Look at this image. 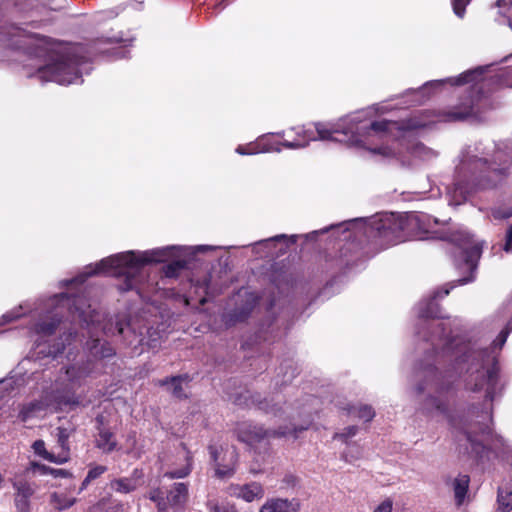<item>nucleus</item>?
Wrapping results in <instances>:
<instances>
[{
    "label": "nucleus",
    "instance_id": "obj_1",
    "mask_svg": "<svg viewBox=\"0 0 512 512\" xmlns=\"http://www.w3.org/2000/svg\"><path fill=\"white\" fill-rule=\"evenodd\" d=\"M37 311H40V319L31 328L30 333L36 336L35 342L37 347L40 346V341L54 333L56 327L63 318V311L67 310L71 314L73 320L76 317L80 322L86 324L90 340L86 343L87 360H102L114 356L115 350L106 342L99 338H95L96 331L101 329L105 334H120L124 337L127 345L137 348L138 346L146 345L148 348H156L163 335L160 331L154 328H147L146 334L142 332L137 333L135 328L130 323H124L122 319L117 317L115 322L108 321L101 324L100 318L102 315L95 309H91V304L88 303L84 295H69L61 293L47 302H39L36 304ZM94 367V365H92Z\"/></svg>",
    "mask_w": 512,
    "mask_h": 512
},
{
    "label": "nucleus",
    "instance_id": "obj_2",
    "mask_svg": "<svg viewBox=\"0 0 512 512\" xmlns=\"http://www.w3.org/2000/svg\"><path fill=\"white\" fill-rule=\"evenodd\" d=\"M370 111L362 110L342 117L339 128L330 132H342L344 144L358 150H366L384 160L412 166L418 161L436 157V153L410 138V132L402 130L398 123L372 121Z\"/></svg>",
    "mask_w": 512,
    "mask_h": 512
},
{
    "label": "nucleus",
    "instance_id": "obj_3",
    "mask_svg": "<svg viewBox=\"0 0 512 512\" xmlns=\"http://www.w3.org/2000/svg\"><path fill=\"white\" fill-rule=\"evenodd\" d=\"M450 292L448 287L434 291L431 299L421 301L417 306L418 316L422 319H435L441 317L436 300L447 296ZM447 326L450 322H439L432 320L429 328L440 331V334H432L428 339L435 347L443 342L441 348L442 357L448 358L451 364V370L455 374L469 373L466 379L467 387L472 391H485V397L493 401L497 386V367L494 364V357L487 355L486 351L475 349L474 344L466 341L463 337L456 334L453 337L445 335Z\"/></svg>",
    "mask_w": 512,
    "mask_h": 512
},
{
    "label": "nucleus",
    "instance_id": "obj_4",
    "mask_svg": "<svg viewBox=\"0 0 512 512\" xmlns=\"http://www.w3.org/2000/svg\"><path fill=\"white\" fill-rule=\"evenodd\" d=\"M436 218L418 212L385 214L373 219L371 229L387 245H395L406 240L441 239L456 245L455 263L459 269L473 273L482 254V243L474 240L461 228L439 231Z\"/></svg>",
    "mask_w": 512,
    "mask_h": 512
},
{
    "label": "nucleus",
    "instance_id": "obj_5",
    "mask_svg": "<svg viewBox=\"0 0 512 512\" xmlns=\"http://www.w3.org/2000/svg\"><path fill=\"white\" fill-rule=\"evenodd\" d=\"M210 245L197 246H165L145 251H126L111 255L96 264L85 267L84 271L75 278L66 280L65 285L76 286L82 284L92 275H106L124 278L120 290L129 291L137 287L141 279L143 268L148 264L163 263L177 257L194 255L198 252L215 250Z\"/></svg>",
    "mask_w": 512,
    "mask_h": 512
},
{
    "label": "nucleus",
    "instance_id": "obj_6",
    "mask_svg": "<svg viewBox=\"0 0 512 512\" xmlns=\"http://www.w3.org/2000/svg\"><path fill=\"white\" fill-rule=\"evenodd\" d=\"M4 47L21 49L40 60L37 75L42 81H52L60 85L81 83V74L85 63L74 53L62 52L49 39L16 28L8 37L0 33Z\"/></svg>",
    "mask_w": 512,
    "mask_h": 512
},
{
    "label": "nucleus",
    "instance_id": "obj_7",
    "mask_svg": "<svg viewBox=\"0 0 512 512\" xmlns=\"http://www.w3.org/2000/svg\"><path fill=\"white\" fill-rule=\"evenodd\" d=\"M488 158L479 156V148H469L456 167V182L452 191L455 205L465 201L472 192L494 187L501 180L504 168L491 169Z\"/></svg>",
    "mask_w": 512,
    "mask_h": 512
},
{
    "label": "nucleus",
    "instance_id": "obj_8",
    "mask_svg": "<svg viewBox=\"0 0 512 512\" xmlns=\"http://www.w3.org/2000/svg\"><path fill=\"white\" fill-rule=\"evenodd\" d=\"M260 408L273 413L280 420L289 421L290 426H280L277 430L272 431L264 430L261 426L243 423L237 429L238 438L249 445H254L264 439L273 437L296 438L298 432L308 429L313 420L310 409L305 406L295 408L291 405L278 406V404H274L270 407L265 401L260 403Z\"/></svg>",
    "mask_w": 512,
    "mask_h": 512
},
{
    "label": "nucleus",
    "instance_id": "obj_9",
    "mask_svg": "<svg viewBox=\"0 0 512 512\" xmlns=\"http://www.w3.org/2000/svg\"><path fill=\"white\" fill-rule=\"evenodd\" d=\"M342 118L335 123H316L308 126L293 128L290 132H294L296 137L293 139H285L283 143L275 142L271 135H263L258 139H263V143L267 146H275L281 149V146L288 149H299L306 147L310 141H337L344 143L342 132H330L339 128Z\"/></svg>",
    "mask_w": 512,
    "mask_h": 512
},
{
    "label": "nucleus",
    "instance_id": "obj_10",
    "mask_svg": "<svg viewBox=\"0 0 512 512\" xmlns=\"http://www.w3.org/2000/svg\"><path fill=\"white\" fill-rule=\"evenodd\" d=\"M80 404L74 395L71 397L59 396L53 389L51 392H45L40 400L32 401L24 405L20 412L19 418L23 422H27L34 418H42L48 413L63 409L65 407H76Z\"/></svg>",
    "mask_w": 512,
    "mask_h": 512
},
{
    "label": "nucleus",
    "instance_id": "obj_11",
    "mask_svg": "<svg viewBox=\"0 0 512 512\" xmlns=\"http://www.w3.org/2000/svg\"><path fill=\"white\" fill-rule=\"evenodd\" d=\"M93 366L90 360L72 363L63 368V371L55 381L53 392L59 396L71 397L75 395L73 390L80 387L83 380L92 372Z\"/></svg>",
    "mask_w": 512,
    "mask_h": 512
},
{
    "label": "nucleus",
    "instance_id": "obj_12",
    "mask_svg": "<svg viewBox=\"0 0 512 512\" xmlns=\"http://www.w3.org/2000/svg\"><path fill=\"white\" fill-rule=\"evenodd\" d=\"M148 498L156 504L158 512H167L168 505L180 510L188 499V485L175 483L166 498H164V493L159 488H155L149 492Z\"/></svg>",
    "mask_w": 512,
    "mask_h": 512
},
{
    "label": "nucleus",
    "instance_id": "obj_13",
    "mask_svg": "<svg viewBox=\"0 0 512 512\" xmlns=\"http://www.w3.org/2000/svg\"><path fill=\"white\" fill-rule=\"evenodd\" d=\"M484 67H478L473 70L465 71L464 73L460 74L457 77H450L443 80H434L427 82L424 84L417 93L421 96H424L427 92H430L431 90H437L440 89L442 86H444L446 83L450 84L451 86H458L463 85L467 83H472L473 86L476 85L480 80H482V75L484 72Z\"/></svg>",
    "mask_w": 512,
    "mask_h": 512
},
{
    "label": "nucleus",
    "instance_id": "obj_14",
    "mask_svg": "<svg viewBox=\"0 0 512 512\" xmlns=\"http://www.w3.org/2000/svg\"><path fill=\"white\" fill-rule=\"evenodd\" d=\"M211 458L215 463L216 475L220 478L231 476L235 469L237 454L233 448L220 450L214 446L209 447Z\"/></svg>",
    "mask_w": 512,
    "mask_h": 512
},
{
    "label": "nucleus",
    "instance_id": "obj_15",
    "mask_svg": "<svg viewBox=\"0 0 512 512\" xmlns=\"http://www.w3.org/2000/svg\"><path fill=\"white\" fill-rule=\"evenodd\" d=\"M192 471V455L185 447L177 452L175 459L164 472V477L180 479L187 477Z\"/></svg>",
    "mask_w": 512,
    "mask_h": 512
},
{
    "label": "nucleus",
    "instance_id": "obj_16",
    "mask_svg": "<svg viewBox=\"0 0 512 512\" xmlns=\"http://www.w3.org/2000/svg\"><path fill=\"white\" fill-rule=\"evenodd\" d=\"M81 342L77 333L68 332L60 336L59 341L53 346L49 347L46 352L47 356L56 357L57 355L66 354L68 360L74 355V351L78 347V343Z\"/></svg>",
    "mask_w": 512,
    "mask_h": 512
},
{
    "label": "nucleus",
    "instance_id": "obj_17",
    "mask_svg": "<svg viewBox=\"0 0 512 512\" xmlns=\"http://www.w3.org/2000/svg\"><path fill=\"white\" fill-rule=\"evenodd\" d=\"M12 485L15 490L14 503L18 512H28L30 498L35 492L34 485L24 479L15 480Z\"/></svg>",
    "mask_w": 512,
    "mask_h": 512
},
{
    "label": "nucleus",
    "instance_id": "obj_18",
    "mask_svg": "<svg viewBox=\"0 0 512 512\" xmlns=\"http://www.w3.org/2000/svg\"><path fill=\"white\" fill-rule=\"evenodd\" d=\"M229 494L245 502L260 500L264 496V489L261 484L252 482L244 485H232L229 488Z\"/></svg>",
    "mask_w": 512,
    "mask_h": 512
},
{
    "label": "nucleus",
    "instance_id": "obj_19",
    "mask_svg": "<svg viewBox=\"0 0 512 512\" xmlns=\"http://www.w3.org/2000/svg\"><path fill=\"white\" fill-rule=\"evenodd\" d=\"M300 501L296 498L272 497L265 501L259 512H299Z\"/></svg>",
    "mask_w": 512,
    "mask_h": 512
},
{
    "label": "nucleus",
    "instance_id": "obj_20",
    "mask_svg": "<svg viewBox=\"0 0 512 512\" xmlns=\"http://www.w3.org/2000/svg\"><path fill=\"white\" fill-rule=\"evenodd\" d=\"M435 388L439 393V396H432L428 398L425 404V409L429 413H435L437 415L448 417V400L447 397L442 396V384L439 382L435 383Z\"/></svg>",
    "mask_w": 512,
    "mask_h": 512
},
{
    "label": "nucleus",
    "instance_id": "obj_21",
    "mask_svg": "<svg viewBox=\"0 0 512 512\" xmlns=\"http://www.w3.org/2000/svg\"><path fill=\"white\" fill-rule=\"evenodd\" d=\"M472 111L473 100L469 99L468 101L454 107L451 111L439 115L438 121L451 122L464 120L472 114Z\"/></svg>",
    "mask_w": 512,
    "mask_h": 512
},
{
    "label": "nucleus",
    "instance_id": "obj_22",
    "mask_svg": "<svg viewBox=\"0 0 512 512\" xmlns=\"http://www.w3.org/2000/svg\"><path fill=\"white\" fill-rule=\"evenodd\" d=\"M270 152H280L279 147L275 146H267L263 143V139H257L254 142L248 143L246 145H239L236 148V153L240 155H253L257 153H270Z\"/></svg>",
    "mask_w": 512,
    "mask_h": 512
},
{
    "label": "nucleus",
    "instance_id": "obj_23",
    "mask_svg": "<svg viewBox=\"0 0 512 512\" xmlns=\"http://www.w3.org/2000/svg\"><path fill=\"white\" fill-rule=\"evenodd\" d=\"M470 478L468 475L460 474L458 475L452 483L455 503L459 507L463 505L468 488H469Z\"/></svg>",
    "mask_w": 512,
    "mask_h": 512
},
{
    "label": "nucleus",
    "instance_id": "obj_24",
    "mask_svg": "<svg viewBox=\"0 0 512 512\" xmlns=\"http://www.w3.org/2000/svg\"><path fill=\"white\" fill-rule=\"evenodd\" d=\"M36 304L37 303H31L29 301L21 303L18 307L3 314L0 326L15 321L28 312L37 311L38 307H36Z\"/></svg>",
    "mask_w": 512,
    "mask_h": 512
},
{
    "label": "nucleus",
    "instance_id": "obj_25",
    "mask_svg": "<svg viewBox=\"0 0 512 512\" xmlns=\"http://www.w3.org/2000/svg\"><path fill=\"white\" fill-rule=\"evenodd\" d=\"M32 449L35 454L42 457L43 459L56 463V464H63L67 462V454L66 453H58L54 454L52 452H48L45 448V443L43 440H36L33 445Z\"/></svg>",
    "mask_w": 512,
    "mask_h": 512
},
{
    "label": "nucleus",
    "instance_id": "obj_26",
    "mask_svg": "<svg viewBox=\"0 0 512 512\" xmlns=\"http://www.w3.org/2000/svg\"><path fill=\"white\" fill-rule=\"evenodd\" d=\"M97 447L104 452H111L116 448V441L114 435L107 429H101L99 431L98 438L96 440Z\"/></svg>",
    "mask_w": 512,
    "mask_h": 512
},
{
    "label": "nucleus",
    "instance_id": "obj_27",
    "mask_svg": "<svg viewBox=\"0 0 512 512\" xmlns=\"http://www.w3.org/2000/svg\"><path fill=\"white\" fill-rule=\"evenodd\" d=\"M75 502V497H69L65 493L54 492L51 494V504L59 511L70 508Z\"/></svg>",
    "mask_w": 512,
    "mask_h": 512
},
{
    "label": "nucleus",
    "instance_id": "obj_28",
    "mask_svg": "<svg viewBox=\"0 0 512 512\" xmlns=\"http://www.w3.org/2000/svg\"><path fill=\"white\" fill-rule=\"evenodd\" d=\"M348 415L368 422L374 418L375 412L369 405H359L350 407Z\"/></svg>",
    "mask_w": 512,
    "mask_h": 512
},
{
    "label": "nucleus",
    "instance_id": "obj_29",
    "mask_svg": "<svg viewBox=\"0 0 512 512\" xmlns=\"http://www.w3.org/2000/svg\"><path fill=\"white\" fill-rule=\"evenodd\" d=\"M138 486L135 478H120L111 482V488L120 493H129L134 491Z\"/></svg>",
    "mask_w": 512,
    "mask_h": 512
},
{
    "label": "nucleus",
    "instance_id": "obj_30",
    "mask_svg": "<svg viewBox=\"0 0 512 512\" xmlns=\"http://www.w3.org/2000/svg\"><path fill=\"white\" fill-rule=\"evenodd\" d=\"M206 508L209 512H238L233 504L227 501H220L216 498L208 499Z\"/></svg>",
    "mask_w": 512,
    "mask_h": 512
},
{
    "label": "nucleus",
    "instance_id": "obj_31",
    "mask_svg": "<svg viewBox=\"0 0 512 512\" xmlns=\"http://www.w3.org/2000/svg\"><path fill=\"white\" fill-rule=\"evenodd\" d=\"M183 383H186V377H173L169 380H166L165 382H163L164 385H167L169 391H171V393L180 398L184 395V392H183Z\"/></svg>",
    "mask_w": 512,
    "mask_h": 512
},
{
    "label": "nucleus",
    "instance_id": "obj_32",
    "mask_svg": "<svg viewBox=\"0 0 512 512\" xmlns=\"http://www.w3.org/2000/svg\"><path fill=\"white\" fill-rule=\"evenodd\" d=\"M56 431H57V433H56L57 447L60 448L59 453H66L67 461H68L69 457H70V449H69V445H68L69 433H68L67 429L62 428V427H58L56 429Z\"/></svg>",
    "mask_w": 512,
    "mask_h": 512
},
{
    "label": "nucleus",
    "instance_id": "obj_33",
    "mask_svg": "<svg viewBox=\"0 0 512 512\" xmlns=\"http://www.w3.org/2000/svg\"><path fill=\"white\" fill-rule=\"evenodd\" d=\"M181 257H177L174 259H170L171 262L164 267V274L166 277L172 278L176 277L181 269L186 265L185 260L180 259Z\"/></svg>",
    "mask_w": 512,
    "mask_h": 512
},
{
    "label": "nucleus",
    "instance_id": "obj_34",
    "mask_svg": "<svg viewBox=\"0 0 512 512\" xmlns=\"http://www.w3.org/2000/svg\"><path fill=\"white\" fill-rule=\"evenodd\" d=\"M498 505L502 512H508L512 509V492L502 488L498 491Z\"/></svg>",
    "mask_w": 512,
    "mask_h": 512
},
{
    "label": "nucleus",
    "instance_id": "obj_35",
    "mask_svg": "<svg viewBox=\"0 0 512 512\" xmlns=\"http://www.w3.org/2000/svg\"><path fill=\"white\" fill-rule=\"evenodd\" d=\"M106 470H107V468L102 465H97V466L92 467L88 471V474L85 477V479L83 480L82 485L79 489V492L83 491L90 484L91 481H93L96 478H98L99 476H101L104 472H106Z\"/></svg>",
    "mask_w": 512,
    "mask_h": 512
},
{
    "label": "nucleus",
    "instance_id": "obj_36",
    "mask_svg": "<svg viewBox=\"0 0 512 512\" xmlns=\"http://www.w3.org/2000/svg\"><path fill=\"white\" fill-rule=\"evenodd\" d=\"M358 432L357 426H348L342 432L336 433L334 439L343 443H348V440L354 437Z\"/></svg>",
    "mask_w": 512,
    "mask_h": 512
},
{
    "label": "nucleus",
    "instance_id": "obj_37",
    "mask_svg": "<svg viewBox=\"0 0 512 512\" xmlns=\"http://www.w3.org/2000/svg\"><path fill=\"white\" fill-rule=\"evenodd\" d=\"M512 331V322H509L506 327L499 333L493 342V348L501 349L505 344L510 332Z\"/></svg>",
    "mask_w": 512,
    "mask_h": 512
},
{
    "label": "nucleus",
    "instance_id": "obj_38",
    "mask_svg": "<svg viewBox=\"0 0 512 512\" xmlns=\"http://www.w3.org/2000/svg\"><path fill=\"white\" fill-rule=\"evenodd\" d=\"M472 0H453V10L454 13L459 17L463 18L465 14L466 6L471 2Z\"/></svg>",
    "mask_w": 512,
    "mask_h": 512
},
{
    "label": "nucleus",
    "instance_id": "obj_39",
    "mask_svg": "<svg viewBox=\"0 0 512 512\" xmlns=\"http://www.w3.org/2000/svg\"><path fill=\"white\" fill-rule=\"evenodd\" d=\"M279 241L287 242L286 235H277V236L269 238V239L261 240V241L255 243V246H261V247L268 248L272 243L279 242Z\"/></svg>",
    "mask_w": 512,
    "mask_h": 512
},
{
    "label": "nucleus",
    "instance_id": "obj_40",
    "mask_svg": "<svg viewBox=\"0 0 512 512\" xmlns=\"http://www.w3.org/2000/svg\"><path fill=\"white\" fill-rule=\"evenodd\" d=\"M393 509V501L390 498L382 501L373 512H392Z\"/></svg>",
    "mask_w": 512,
    "mask_h": 512
},
{
    "label": "nucleus",
    "instance_id": "obj_41",
    "mask_svg": "<svg viewBox=\"0 0 512 512\" xmlns=\"http://www.w3.org/2000/svg\"><path fill=\"white\" fill-rule=\"evenodd\" d=\"M504 251L512 252V224L509 225L506 235H505V243L503 247Z\"/></svg>",
    "mask_w": 512,
    "mask_h": 512
},
{
    "label": "nucleus",
    "instance_id": "obj_42",
    "mask_svg": "<svg viewBox=\"0 0 512 512\" xmlns=\"http://www.w3.org/2000/svg\"><path fill=\"white\" fill-rule=\"evenodd\" d=\"M45 471L55 478L70 476V473L65 469L46 468Z\"/></svg>",
    "mask_w": 512,
    "mask_h": 512
},
{
    "label": "nucleus",
    "instance_id": "obj_43",
    "mask_svg": "<svg viewBox=\"0 0 512 512\" xmlns=\"http://www.w3.org/2000/svg\"><path fill=\"white\" fill-rule=\"evenodd\" d=\"M106 503L103 501V502H100L95 508H94V512H100L101 510L104 509ZM120 509H122V505L121 504H116L114 506H111L109 507L105 512H118Z\"/></svg>",
    "mask_w": 512,
    "mask_h": 512
},
{
    "label": "nucleus",
    "instance_id": "obj_44",
    "mask_svg": "<svg viewBox=\"0 0 512 512\" xmlns=\"http://www.w3.org/2000/svg\"><path fill=\"white\" fill-rule=\"evenodd\" d=\"M128 50L126 46H120L117 48H113V56L115 58H124L127 56Z\"/></svg>",
    "mask_w": 512,
    "mask_h": 512
},
{
    "label": "nucleus",
    "instance_id": "obj_45",
    "mask_svg": "<svg viewBox=\"0 0 512 512\" xmlns=\"http://www.w3.org/2000/svg\"><path fill=\"white\" fill-rule=\"evenodd\" d=\"M512 215L511 212L501 213L499 210L493 211V217L496 219L508 218Z\"/></svg>",
    "mask_w": 512,
    "mask_h": 512
},
{
    "label": "nucleus",
    "instance_id": "obj_46",
    "mask_svg": "<svg viewBox=\"0 0 512 512\" xmlns=\"http://www.w3.org/2000/svg\"><path fill=\"white\" fill-rule=\"evenodd\" d=\"M506 5H509L510 6L509 9L512 10V0H498L497 1V6L499 8H502Z\"/></svg>",
    "mask_w": 512,
    "mask_h": 512
},
{
    "label": "nucleus",
    "instance_id": "obj_47",
    "mask_svg": "<svg viewBox=\"0 0 512 512\" xmlns=\"http://www.w3.org/2000/svg\"><path fill=\"white\" fill-rule=\"evenodd\" d=\"M11 382L8 380L0 381V392L7 389L10 386Z\"/></svg>",
    "mask_w": 512,
    "mask_h": 512
},
{
    "label": "nucleus",
    "instance_id": "obj_48",
    "mask_svg": "<svg viewBox=\"0 0 512 512\" xmlns=\"http://www.w3.org/2000/svg\"><path fill=\"white\" fill-rule=\"evenodd\" d=\"M427 123L425 122H417V123H411V124H408V128H420V127H424L426 126Z\"/></svg>",
    "mask_w": 512,
    "mask_h": 512
},
{
    "label": "nucleus",
    "instance_id": "obj_49",
    "mask_svg": "<svg viewBox=\"0 0 512 512\" xmlns=\"http://www.w3.org/2000/svg\"><path fill=\"white\" fill-rule=\"evenodd\" d=\"M472 279H473V277H471V278H464V279L459 280V282L461 284H466L467 282L471 281Z\"/></svg>",
    "mask_w": 512,
    "mask_h": 512
},
{
    "label": "nucleus",
    "instance_id": "obj_50",
    "mask_svg": "<svg viewBox=\"0 0 512 512\" xmlns=\"http://www.w3.org/2000/svg\"><path fill=\"white\" fill-rule=\"evenodd\" d=\"M201 289H203V291H204L205 293H207L208 286H207L206 281L204 282L203 286H201Z\"/></svg>",
    "mask_w": 512,
    "mask_h": 512
},
{
    "label": "nucleus",
    "instance_id": "obj_51",
    "mask_svg": "<svg viewBox=\"0 0 512 512\" xmlns=\"http://www.w3.org/2000/svg\"><path fill=\"white\" fill-rule=\"evenodd\" d=\"M495 159L501 160L502 159V153L501 152H497L496 155H495Z\"/></svg>",
    "mask_w": 512,
    "mask_h": 512
},
{
    "label": "nucleus",
    "instance_id": "obj_52",
    "mask_svg": "<svg viewBox=\"0 0 512 512\" xmlns=\"http://www.w3.org/2000/svg\"><path fill=\"white\" fill-rule=\"evenodd\" d=\"M429 374H432L433 377H435L436 376V371L434 369H430L429 370Z\"/></svg>",
    "mask_w": 512,
    "mask_h": 512
},
{
    "label": "nucleus",
    "instance_id": "obj_53",
    "mask_svg": "<svg viewBox=\"0 0 512 512\" xmlns=\"http://www.w3.org/2000/svg\"><path fill=\"white\" fill-rule=\"evenodd\" d=\"M290 240H291V242H292V243H294V242L296 241V236H295V235H292V236L290 237Z\"/></svg>",
    "mask_w": 512,
    "mask_h": 512
},
{
    "label": "nucleus",
    "instance_id": "obj_54",
    "mask_svg": "<svg viewBox=\"0 0 512 512\" xmlns=\"http://www.w3.org/2000/svg\"><path fill=\"white\" fill-rule=\"evenodd\" d=\"M508 25L512 29V20L511 19L508 20Z\"/></svg>",
    "mask_w": 512,
    "mask_h": 512
},
{
    "label": "nucleus",
    "instance_id": "obj_55",
    "mask_svg": "<svg viewBox=\"0 0 512 512\" xmlns=\"http://www.w3.org/2000/svg\"><path fill=\"white\" fill-rule=\"evenodd\" d=\"M57 8H60V6H59V5H57V6H51V9H52V10H55V9H57Z\"/></svg>",
    "mask_w": 512,
    "mask_h": 512
},
{
    "label": "nucleus",
    "instance_id": "obj_56",
    "mask_svg": "<svg viewBox=\"0 0 512 512\" xmlns=\"http://www.w3.org/2000/svg\"><path fill=\"white\" fill-rule=\"evenodd\" d=\"M344 457H345V459H346L347 461L349 460V459H348V454H347L346 452H344Z\"/></svg>",
    "mask_w": 512,
    "mask_h": 512
},
{
    "label": "nucleus",
    "instance_id": "obj_57",
    "mask_svg": "<svg viewBox=\"0 0 512 512\" xmlns=\"http://www.w3.org/2000/svg\"><path fill=\"white\" fill-rule=\"evenodd\" d=\"M422 390H424L422 386L418 387V392H421Z\"/></svg>",
    "mask_w": 512,
    "mask_h": 512
}]
</instances>
